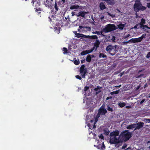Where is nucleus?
<instances>
[{
  "instance_id": "1",
  "label": "nucleus",
  "mask_w": 150,
  "mask_h": 150,
  "mask_svg": "<svg viewBox=\"0 0 150 150\" xmlns=\"http://www.w3.org/2000/svg\"><path fill=\"white\" fill-rule=\"evenodd\" d=\"M119 131L116 130L110 133V142L111 144H114L116 142H120Z\"/></svg>"
},
{
  "instance_id": "2",
  "label": "nucleus",
  "mask_w": 150,
  "mask_h": 150,
  "mask_svg": "<svg viewBox=\"0 0 150 150\" xmlns=\"http://www.w3.org/2000/svg\"><path fill=\"white\" fill-rule=\"evenodd\" d=\"M132 134L128 130H126L120 134V142L127 141L132 137Z\"/></svg>"
},
{
  "instance_id": "3",
  "label": "nucleus",
  "mask_w": 150,
  "mask_h": 150,
  "mask_svg": "<svg viewBox=\"0 0 150 150\" xmlns=\"http://www.w3.org/2000/svg\"><path fill=\"white\" fill-rule=\"evenodd\" d=\"M133 8L134 11L136 12H137L140 10H145L146 9V7L142 6L139 0H136L133 6Z\"/></svg>"
},
{
  "instance_id": "4",
  "label": "nucleus",
  "mask_w": 150,
  "mask_h": 150,
  "mask_svg": "<svg viewBox=\"0 0 150 150\" xmlns=\"http://www.w3.org/2000/svg\"><path fill=\"white\" fill-rule=\"evenodd\" d=\"M117 28L114 24H109L106 25L103 30V31L107 33L116 30Z\"/></svg>"
},
{
  "instance_id": "5",
  "label": "nucleus",
  "mask_w": 150,
  "mask_h": 150,
  "mask_svg": "<svg viewBox=\"0 0 150 150\" xmlns=\"http://www.w3.org/2000/svg\"><path fill=\"white\" fill-rule=\"evenodd\" d=\"M75 37L78 38H88L89 39H98V37L96 35H93L92 36L86 35L78 33L76 31L74 32Z\"/></svg>"
},
{
  "instance_id": "6",
  "label": "nucleus",
  "mask_w": 150,
  "mask_h": 150,
  "mask_svg": "<svg viewBox=\"0 0 150 150\" xmlns=\"http://www.w3.org/2000/svg\"><path fill=\"white\" fill-rule=\"evenodd\" d=\"M105 50L112 56L114 55L116 53V51H117L116 50L114 49L113 47L111 45L108 46L106 48Z\"/></svg>"
},
{
  "instance_id": "7",
  "label": "nucleus",
  "mask_w": 150,
  "mask_h": 150,
  "mask_svg": "<svg viewBox=\"0 0 150 150\" xmlns=\"http://www.w3.org/2000/svg\"><path fill=\"white\" fill-rule=\"evenodd\" d=\"M146 34H143L142 36L138 38H132L129 40V41L132 43H136L141 42L143 39V38L146 36Z\"/></svg>"
},
{
  "instance_id": "8",
  "label": "nucleus",
  "mask_w": 150,
  "mask_h": 150,
  "mask_svg": "<svg viewBox=\"0 0 150 150\" xmlns=\"http://www.w3.org/2000/svg\"><path fill=\"white\" fill-rule=\"evenodd\" d=\"M85 67V65H82L80 68V73L83 78L85 77V74L87 72V69Z\"/></svg>"
},
{
  "instance_id": "9",
  "label": "nucleus",
  "mask_w": 150,
  "mask_h": 150,
  "mask_svg": "<svg viewBox=\"0 0 150 150\" xmlns=\"http://www.w3.org/2000/svg\"><path fill=\"white\" fill-rule=\"evenodd\" d=\"M144 125V123L142 122H139L137 123H135V128L134 129V131L137 129H139L143 127Z\"/></svg>"
},
{
  "instance_id": "10",
  "label": "nucleus",
  "mask_w": 150,
  "mask_h": 150,
  "mask_svg": "<svg viewBox=\"0 0 150 150\" xmlns=\"http://www.w3.org/2000/svg\"><path fill=\"white\" fill-rule=\"evenodd\" d=\"M44 5L46 7L50 9L52 8V2H51L49 0H46L44 2Z\"/></svg>"
},
{
  "instance_id": "11",
  "label": "nucleus",
  "mask_w": 150,
  "mask_h": 150,
  "mask_svg": "<svg viewBox=\"0 0 150 150\" xmlns=\"http://www.w3.org/2000/svg\"><path fill=\"white\" fill-rule=\"evenodd\" d=\"M88 13V12L81 11L77 13H76L75 15L76 16L79 17L81 16L83 18H85V14Z\"/></svg>"
},
{
  "instance_id": "12",
  "label": "nucleus",
  "mask_w": 150,
  "mask_h": 150,
  "mask_svg": "<svg viewBox=\"0 0 150 150\" xmlns=\"http://www.w3.org/2000/svg\"><path fill=\"white\" fill-rule=\"evenodd\" d=\"M98 112H100L101 115H105L107 112V111L104 107L102 106L99 109Z\"/></svg>"
},
{
  "instance_id": "13",
  "label": "nucleus",
  "mask_w": 150,
  "mask_h": 150,
  "mask_svg": "<svg viewBox=\"0 0 150 150\" xmlns=\"http://www.w3.org/2000/svg\"><path fill=\"white\" fill-rule=\"evenodd\" d=\"M104 1L106 2L108 5H115L116 2V1L115 0H105Z\"/></svg>"
},
{
  "instance_id": "14",
  "label": "nucleus",
  "mask_w": 150,
  "mask_h": 150,
  "mask_svg": "<svg viewBox=\"0 0 150 150\" xmlns=\"http://www.w3.org/2000/svg\"><path fill=\"white\" fill-rule=\"evenodd\" d=\"M141 25L142 26H139L140 28L142 29V30H143L146 32L148 33L149 32V31L147 30V29H150V27L147 26L146 25Z\"/></svg>"
},
{
  "instance_id": "15",
  "label": "nucleus",
  "mask_w": 150,
  "mask_h": 150,
  "mask_svg": "<svg viewBox=\"0 0 150 150\" xmlns=\"http://www.w3.org/2000/svg\"><path fill=\"white\" fill-rule=\"evenodd\" d=\"M126 25V23H125L123 24L120 23L117 25V28H119V29L120 30H122L124 29V28L125 27Z\"/></svg>"
},
{
  "instance_id": "16",
  "label": "nucleus",
  "mask_w": 150,
  "mask_h": 150,
  "mask_svg": "<svg viewBox=\"0 0 150 150\" xmlns=\"http://www.w3.org/2000/svg\"><path fill=\"white\" fill-rule=\"evenodd\" d=\"M93 51H92L91 50H84L81 53V54L82 55H84L85 54H88V53H90L91 52H92Z\"/></svg>"
},
{
  "instance_id": "17",
  "label": "nucleus",
  "mask_w": 150,
  "mask_h": 150,
  "mask_svg": "<svg viewBox=\"0 0 150 150\" xmlns=\"http://www.w3.org/2000/svg\"><path fill=\"white\" fill-rule=\"evenodd\" d=\"M134 128H135V124H133L129 125L126 127L127 129H131Z\"/></svg>"
},
{
  "instance_id": "18",
  "label": "nucleus",
  "mask_w": 150,
  "mask_h": 150,
  "mask_svg": "<svg viewBox=\"0 0 150 150\" xmlns=\"http://www.w3.org/2000/svg\"><path fill=\"white\" fill-rule=\"evenodd\" d=\"M79 28L80 29H81L82 28L87 29L88 30V31H90L91 30V28L90 27H87V26L86 25H84L83 26L80 25L79 26Z\"/></svg>"
},
{
  "instance_id": "19",
  "label": "nucleus",
  "mask_w": 150,
  "mask_h": 150,
  "mask_svg": "<svg viewBox=\"0 0 150 150\" xmlns=\"http://www.w3.org/2000/svg\"><path fill=\"white\" fill-rule=\"evenodd\" d=\"M103 134L106 135H108L109 133V131L108 129V128L105 129L103 130Z\"/></svg>"
},
{
  "instance_id": "20",
  "label": "nucleus",
  "mask_w": 150,
  "mask_h": 150,
  "mask_svg": "<svg viewBox=\"0 0 150 150\" xmlns=\"http://www.w3.org/2000/svg\"><path fill=\"white\" fill-rule=\"evenodd\" d=\"M99 6L101 10H103L106 8L103 2H101Z\"/></svg>"
},
{
  "instance_id": "21",
  "label": "nucleus",
  "mask_w": 150,
  "mask_h": 150,
  "mask_svg": "<svg viewBox=\"0 0 150 150\" xmlns=\"http://www.w3.org/2000/svg\"><path fill=\"white\" fill-rule=\"evenodd\" d=\"M100 44V42L98 40H96V42L94 44V46L95 47H96V49H95V50L96 51L97 50V48L99 46V45Z\"/></svg>"
},
{
  "instance_id": "22",
  "label": "nucleus",
  "mask_w": 150,
  "mask_h": 150,
  "mask_svg": "<svg viewBox=\"0 0 150 150\" xmlns=\"http://www.w3.org/2000/svg\"><path fill=\"white\" fill-rule=\"evenodd\" d=\"M91 56L90 54H88L86 58V61L87 62H91Z\"/></svg>"
},
{
  "instance_id": "23",
  "label": "nucleus",
  "mask_w": 150,
  "mask_h": 150,
  "mask_svg": "<svg viewBox=\"0 0 150 150\" xmlns=\"http://www.w3.org/2000/svg\"><path fill=\"white\" fill-rule=\"evenodd\" d=\"M146 23L145 20L142 18L141 20V23L139 24V26H142L141 25H144V24H145Z\"/></svg>"
},
{
  "instance_id": "24",
  "label": "nucleus",
  "mask_w": 150,
  "mask_h": 150,
  "mask_svg": "<svg viewBox=\"0 0 150 150\" xmlns=\"http://www.w3.org/2000/svg\"><path fill=\"white\" fill-rule=\"evenodd\" d=\"M102 32H103V30L102 31H101L100 32L99 31H96L95 32H92V33L93 34H97L98 35H100L101 34V35L103 36H104L105 35H103V34H102Z\"/></svg>"
},
{
  "instance_id": "25",
  "label": "nucleus",
  "mask_w": 150,
  "mask_h": 150,
  "mask_svg": "<svg viewBox=\"0 0 150 150\" xmlns=\"http://www.w3.org/2000/svg\"><path fill=\"white\" fill-rule=\"evenodd\" d=\"M79 7V6L77 5H73L72 6H71L70 8L71 9H77Z\"/></svg>"
},
{
  "instance_id": "26",
  "label": "nucleus",
  "mask_w": 150,
  "mask_h": 150,
  "mask_svg": "<svg viewBox=\"0 0 150 150\" xmlns=\"http://www.w3.org/2000/svg\"><path fill=\"white\" fill-rule=\"evenodd\" d=\"M65 3V0H59V3L60 6L64 7V6L61 3H62V4H63Z\"/></svg>"
},
{
  "instance_id": "27",
  "label": "nucleus",
  "mask_w": 150,
  "mask_h": 150,
  "mask_svg": "<svg viewBox=\"0 0 150 150\" xmlns=\"http://www.w3.org/2000/svg\"><path fill=\"white\" fill-rule=\"evenodd\" d=\"M74 63L75 64L77 65L79 64L80 62L79 59L77 60L75 58H74Z\"/></svg>"
},
{
  "instance_id": "28",
  "label": "nucleus",
  "mask_w": 150,
  "mask_h": 150,
  "mask_svg": "<svg viewBox=\"0 0 150 150\" xmlns=\"http://www.w3.org/2000/svg\"><path fill=\"white\" fill-rule=\"evenodd\" d=\"M120 142H116L114 143V144H115V146L116 148L120 146L121 145L120 144Z\"/></svg>"
},
{
  "instance_id": "29",
  "label": "nucleus",
  "mask_w": 150,
  "mask_h": 150,
  "mask_svg": "<svg viewBox=\"0 0 150 150\" xmlns=\"http://www.w3.org/2000/svg\"><path fill=\"white\" fill-rule=\"evenodd\" d=\"M118 105L120 107L122 108L125 106L126 104L124 103H120L118 104Z\"/></svg>"
},
{
  "instance_id": "30",
  "label": "nucleus",
  "mask_w": 150,
  "mask_h": 150,
  "mask_svg": "<svg viewBox=\"0 0 150 150\" xmlns=\"http://www.w3.org/2000/svg\"><path fill=\"white\" fill-rule=\"evenodd\" d=\"M54 29L55 30V31L56 32V33H57L58 34L60 33V28H59L55 27L54 28Z\"/></svg>"
},
{
  "instance_id": "31",
  "label": "nucleus",
  "mask_w": 150,
  "mask_h": 150,
  "mask_svg": "<svg viewBox=\"0 0 150 150\" xmlns=\"http://www.w3.org/2000/svg\"><path fill=\"white\" fill-rule=\"evenodd\" d=\"M99 57L100 58H101V57L103 58H106L107 57L106 55H104L103 53H100L99 55Z\"/></svg>"
},
{
  "instance_id": "32",
  "label": "nucleus",
  "mask_w": 150,
  "mask_h": 150,
  "mask_svg": "<svg viewBox=\"0 0 150 150\" xmlns=\"http://www.w3.org/2000/svg\"><path fill=\"white\" fill-rule=\"evenodd\" d=\"M35 11L37 12L38 13H41V8H35Z\"/></svg>"
},
{
  "instance_id": "33",
  "label": "nucleus",
  "mask_w": 150,
  "mask_h": 150,
  "mask_svg": "<svg viewBox=\"0 0 150 150\" xmlns=\"http://www.w3.org/2000/svg\"><path fill=\"white\" fill-rule=\"evenodd\" d=\"M94 90L96 91V95H98L99 93L101 92V91L100 90L97 89L96 88H94Z\"/></svg>"
},
{
  "instance_id": "34",
  "label": "nucleus",
  "mask_w": 150,
  "mask_h": 150,
  "mask_svg": "<svg viewBox=\"0 0 150 150\" xmlns=\"http://www.w3.org/2000/svg\"><path fill=\"white\" fill-rule=\"evenodd\" d=\"M107 107L108 108L107 109L108 110L110 111L111 112H112L113 111V109L112 108H110V106L108 105H107Z\"/></svg>"
},
{
  "instance_id": "35",
  "label": "nucleus",
  "mask_w": 150,
  "mask_h": 150,
  "mask_svg": "<svg viewBox=\"0 0 150 150\" xmlns=\"http://www.w3.org/2000/svg\"><path fill=\"white\" fill-rule=\"evenodd\" d=\"M54 7L55 8V12L57 11L58 10V8L56 2H55Z\"/></svg>"
},
{
  "instance_id": "36",
  "label": "nucleus",
  "mask_w": 150,
  "mask_h": 150,
  "mask_svg": "<svg viewBox=\"0 0 150 150\" xmlns=\"http://www.w3.org/2000/svg\"><path fill=\"white\" fill-rule=\"evenodd\" d=\"M107 13L108 15L111 16L112 17V18H113L115 17V14H111L110 13L108 12H107Z\"/></svg>"
},
{
  "instance_id": "37",
  "label": "nucleus",
  "mask_w": 150,
  "mask_h": 150,
  "mask_svg": "<svg viewBox=\"0 0 150 150\" xmlns=\"http://www.w3.org/2000/svg\"><path fill=\"white\" fill-rule=\"evenodd\" d=\"M140 28V27H139V24H137L136 25H135L134 26V27L133 28H132V29H133V28H135V29H136V28Z\"/></svg>"
},
{
  "instance_id": "38",
  "label": "nucleus",
  "mask_w": 150,
  "mask_h": 150,
  "mask_svg": "<svg viewBox=\"0 0 150 150\" xmlns=\"http://www.w3.org/2000/svg\"><path fill=\"white\" fill-rule=\"evenodd\" d=\"M100 112H98V113L96 117V119H98L100 117V115H101V114H100Z\"/></svg>"
},
{
  "instance_id": "39",
  "label": "nucleus",
  "mask_w": 150,
  "mask_h": 150,
  "mask_svg": "<svg viewBox=\"0 0 150 150\" xmlns=\"http://www.w3.org/2000/svg\"><path fill=\"white\" fill-rule=\"evenodd\" d=\"M102 144H103L102 146H101V145H100V146H101V149L102 150H103V149H105V146L103 142Z\"/></svg>"
},
{
  "instance_id": "40",
  "label": "nucleus",
  "mask_w": 150,
  "mask_h": 150,
  "mask_svg": "<svg viewBox=\"0 0 150 150\" xmlns=\"http://www.w3.org/2000/svg\"><path fill=\"white\" fill-rule=\"evenodd\" d=\"M89 88L88 86H86L84 87V90L85 91H86L88 90Z\"/></svg>"
},
{
  "instance_id": "41",
  "label": "nucleus",
  "mask_w": 150,
  "mask_h": 150,
  "mask_svg": "<svg viewBox=\"0 0 150 150\" xmlns=\"http://www.w3.org/2000/svg\"><path fill=\"white\" fill-rule=\"evenodd\" d=\"M115 37L113 36H112V38L111 39V40L112 42H115Z\"/></svg>"
},
{
  "instance_id": "42",
  "label": "nucleus",
  "mask_w": 150,
  "mask_h": 150,
  "mask_svg": "<svg viewBox=\"0 0 150 150\" xmlns=\"http://www.w3.org/2000/svg\"><path fill=\"white\" fill-rule=\"evenodd\" d=\"M130 35L129 34H128L127 35L123 37V38L124 39H125L126 38L129 37L130 36Z\"/></svg>"
},
{
  "instance_id": "43",
  "label": "nucleus",
  "mask_w": 150,
  "mask_h": 150,
  "mask_svg": "<svg viewBox=\"0 0 150 150\" xmlns=\"http://www.w3.org/2000/svg\"><path fill=\"white\" fill-rule=\"evenodd\" d=\"M99 138H101L102 139H103L104 137L102 134H101L99 136Z\"/></svg>"
},
{
  "instance_id": "44",
  "label": "nucleus",
  "mask_w": 150,
  "mask_h": 150,
  "mask_svg": "<svg viewBox=\"0 0 150 150\" xmlns=\"http://www.w3.org/2000/svg\"><path fill=\"white\" fill-rule=\"evenodd\" d=\"M76 77L77 79H79V80H81V77L80 76H79V75H76Z\"/></svg>"
},
{
  "instance_id": "45",
  "label": "nucleus",
  "mask_w": 150,
  "mask_h": 150,
  "mask_svg": "<svg viewBox=\"0 0 150 150\" xmlns=\"http://www.w3.org/2000/svg\"><path fill=\"white\" fill-rule=\"evenodd\" d=\"M150 57V52H148L146 56V57L147 58H149Z\"/></svg>"
},
{
  "instance_id": "46",
  "label": "nucleus",
  "mask_w": 150,
  "mask_h": 150,
  "mask_svg": "<svg viewBox=\"0 0 150 150\" xmlns=\"http://www.w3.org/2000/svg\"><path fill=\"white\" fill-rule=\"evenodd\" d=\"M114 93L115 94H117L118 93L120 92V90H118L116 91H114Z\"/></svg>"
},
{
  "instance_id": "47",
  "label": "nucleus",
  "mask_w": 150,
  "mask_h": 150,
  "mask_svg": "<svg viewBox=\"0 0 150 150\" xmlns=\"http://www.w3.org/2000/svg\"><path fill=\"white\" fill-rule=\"evenodd\" d=\"M146 6L149 8H150V2L148 3L147 4Z\"/></svg>"
},
{
  "instance_id": "48",
  "label": "nucleus",
  "mask_w": 150,
  "mask_h": 150,
  "mask_svg": "<svg viewBox=\"0 0 150 150\" xmlns=\"http://www.w3.org/2000/svg\"><path fill=\"white\" fill-rule=\"evenodd\" d=\"M63 51H64L63 53L65 54L66 53V47H64L63 48Z\"/></svg>"
},
{
  "instance_id": "49",
  "label": "nucleus",
  "mask_w": 150,
  "mask_h": 150,
  "mask_svg": "<svg viewBox=\"0 0 150 150\" xmlns=\"http://www.w3.org/2000/svg\"><path fill=\"white\" fill-rule=\"evenodd\" d=\"M140 87L141 85H139V86H138L136 88V90L137 91V90H138Z\"/></svg>"
},
{
  "instance_id": "50",
  "label": "nucleus",
  "mask_w": 150,
  "mask_h": 150,
  "mask_svg": "<svg viewBox=\"0 0 150 150\" xmlns=\"http://www.w3.org/2000/svg\"><path fill=\"white\" fill-rule=\"evenodd\" d=\"M127 146V145L125 144L122 147V149H125Z\"/></svg>"
},
{
  "instance_id": "51",
  "label": "nucleus",
  "mask_w": 150,
  "mask_h": 150,
  "mask_svg": "<svg viewBox=\"0 0 150 150\" xmlns=\"http://www.w3.org/2000/svg\"><path fill=\"white\" fill-rule=\"evenodd\" d=\"M143 74H141L139 76H138L137 77H136V78H140L141 76H143Z\"/></svg>"
},
{
  "instance_id": "52",
  "label": "nucleus",
  "mask_w": 150,
  "mask_h": 150,
  "mask_svg": "<svg viewBox=\"0 0 150 150\" xmlns=\"http://www.w3.org/2000/svg\"><path fill=\"white\" fill-rule=\"evenodd\" d=\"M145 100V99H143L140 102V104H142V103L143 102H144Z\"/></svg>"
},
{
  "instance_id": "53",
  "label": "nucleus",
  "mask_w": 150,
  "mask_h": 150,
  "mask_svg": "<svg viewBox=\"0 0 150 150\" xmlns=\"http://www.w3.org/2000/svg\"><path fill=\"white\" fill-rule=\"evenodd\" d=\"M129 42H130V41H129V40L128 41L124 42H123V44L128 43Z\"/></svg>"
},
{
  "instance_id": "54",
  "label": "nucleus",
  "mask_w": 150,
  "mask_h": 150,
  "mask_svg": "<svg viewBox=\"0 0 150 150\" xmlns=\"http://www.w3.org/2000/svg\"><path fill=\"white\" fill-rule=\"evenodd\" d=\"M101 88H102L101 87H100L99 86H97V88H95L97 89L100 90Z\"/></svg>"
},
{
  "instance_id": "55",
  "label": "nucleus",
  "mask_w": 150,
  "mask_h": 150,
  "mask_svg": "<svg viewBox=\"0 0 150 150\" xmlns=\"http://www.w3.org/2000/svg\"><path fill=\"white\" fill-rule=\"evenodd\" d=\"M85 62V59H84L83 60H81V64L83 63L84 62Z\"/></svg>"
},
{
  "instance_id": "56",
  "label": "nucleus",
  "mask_w": 150,
  "mask_h": 150,
  "mask_svg": "<svg viewBox=\"0 0 150 150\" xmlns=\"http://www.w3.org/2000/svg\"><path fill=\"white\" fill-rule=\"evenodd\" d=\"M131 108V106H126V108Z\"/></svg>"
},
{
  "instance_id": "57",
  "label": "nucleus",
  "mask_w": 150,
  "mask_h": 150,
  "mask_svg": "<svg viewBox=\"0 0 150 150\" xmlns=\"http://www.w3.org/2000/svg\"><path fill=\"white\" fill-rule=\"evenodd\" d=\"M146 121H147V122H150V119H146Z\"/></svg>"
},
{
  "instance_id": "58",
  "label": "nucleus",
  "mask_w": 150,
  "mask_h": 150,
  "mask_svg": "<svg viewBox=\"0 0 150 150\" xmlns=\"http://www.w3.org/2000/svg\"><path fill=\"white\" fill-rule=\"evenodd\" d=\"M113 47V48L114 47L115 48H114V49H115L116 50V49L117 47H118V46L117 45H115V46H114Z\"/></svg>"
},
{
  "instance_id": "59",
  "label": "nucleus",
  "mask_w": 150,
  "mask_h": 150,
  "mask_svg": "<svg viewBox=\"0 0 150 150\" xmlns=\"http://www.w3.org/2000/svg\"><path fill=\"white\" fill-rule=\"evenodd\" d=\"M104 18V17L103 16H102L100 17V19L101 20H103Z\"/></svg>"
},
{
  "instance_id": "60",
  "label": "nucleus",
  "mask_w": 150,
  "mask_h": 150,
  "mask_svg": "<svg viewBox=\"0 0 150 150\" xmlns=\"http://www.w3.org/2000/svg\"><path fill=\"white\" fill-rule=\"evenodd\" d=\"M95 49V47L94 46V47H93V48L91 49V51H93Z\"/></svg>"
},
{
  "instance_id": "61",
  "label": "nucleus",
  "mask_w": 150,
  "mask_h": 150,
  "mask_svg": "<svg viewBox=\"0 0 150 150\" xmlns=\"http://www.w3.org/2000/svg\"><path fill=\"white\" fill-rule=\"evenodd\" d=\"M124 74V72H122V73H121L120 74V77H121Z\"/></svg>"
},
{
  "instance_id": "62",
  "label": "nucleus",
  "mask_w": 150,
  "mask_h": 150,
  "mask_svg": "<svg viewBox=\"0 0 150 150\" xmlns=\"http://www.w3.org/2000/svg\"><path fill=\"white\" fill-rule=\"evenodd\" d=\"M112 98V97H107L106 98V100H108V99H109L110 98Z\"/></svg>"
},
{
  "instance_id": "63",
  "label": "nucleus",
  "mask_w": 150,
  "mask_h": 150,
  "mask_svg": "<svg viewBox=\"0 0 150 150\" xmlns=\"http://www.w3.org/2000/svg\"><path fill=\"white\" fill-rule=\"evenodd\" d=\"M90 55L91 56V58L94 57V55L93 54Z\"/></svg>"
},
{
  "instance_id": "64",
  "label": "nucleus",
  "mask_w": 150,
  "mask_h": 150,
  "mask_svg": "<svg viewBox=\"0 0 150 150\" xmlns=\"http://www.w3.org/2000/svg\"><path fill=\"white\" fill-rule=\"evenodd\" d=\"M72 16H74V15H75V12H72ZM76 13H75L76 14Z\"/></svg>"
}]
</instances>
